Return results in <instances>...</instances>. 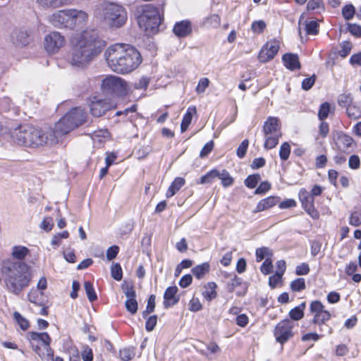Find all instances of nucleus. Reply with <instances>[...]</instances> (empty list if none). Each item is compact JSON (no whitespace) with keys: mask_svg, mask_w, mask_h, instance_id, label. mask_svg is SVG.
<instances>
[{"mask_svg":"<svg viewBox=\"0 0 361 361\" xmlns=\"http://www.w3.org/2000/svg\"><path fill=\"white\" fill-rule=\"evenodd\" d=\"M104 47V42L100 39L96 30H85L73 42L68 62L74 68H85L102 52Z\"/></svg>","mask_w":361,"mask_h":361,"instance_id":"1","label":"nucleus"},{"mask_svg":"<svg viewBox=\"0 0 361 361\" xmlns=\"http://www.w3.org/2000/svg\"><path fill=\"white\" fill-rule=\"evenodd\" d=\"M104 56L109 67L120 74L131 73L142 63L140 52L128 44H112L106 49Z\"/></svg>","mask_w":361,"mask_h":361,"instance_id":"2","label":"nucleus"},{"mask_svg":"<svg viewBox=\"0 0 361 361\" xmlns=\"http://www.w3.org/2000/svg\"><path fill=\"white\" fill-rule=\"evenodd\" d=\"M29 267L21 261L4 260L1 273L6 290L14 295L20 293L30 285Z\"/></svg>","mask_w":361,"mask_h":361,"instance_id":"3","label":"nucleus"},{"mask_svg":"<svg viewBox=\"0 0 361 361\" xmlns=\"http://www.w3.org/2000/svg\"><path fill=\"white\" fill-rule=\"evenodd\" d=\"M14 142L25 147H37L56 142V136L51 130H42L28 124L16 128L11 133Z\"/></svg>","mask_w":361,"mask_h":361,"instance_id":"4","label":"nucleus"},{"mask_svg":"<svg viewBox=\"0 0 361 361\" xmlns=\"http://www.w3.org/2000/svg\"><path fill=\"white\" fill-rule=\"evenodd\" d=\"M93 16L113 29L123 27L128 19L127 11L121 4L107 0L100 1L94 5Z\"/></svg>","mask_w":361,"mask_h":361,"instance_id":"5","label":"nucleus"},{"mask_svg":"<svg viewBox=\"0 0 361 361\" xmlns=\"http://www.w3.org/2000/svg\"><path fill=\"white\" fill-rule=\"evenodd\" d=\"M163 18V14L160 13L159 8L148 4L143 8L142 13L139 16L137 23L142 30L150 35L157 32Z\"/></svg>","mask_w":361,"mask_h":361,"instance_id":"6","label":"nucleus"},{"mask_svg":"<svg viewBox=\"0 0 361 361\" xmlns=\"http://www.w3.org/2000/svg\"><path fill=\"white\" fill-rule=\"evenodd\" d=\"M27 338L31 342L33 350L42 360L52 358L54 350L50 347L51 339L47 332H29Z\"/></svg>","mask_w":361,"mask_h":361,"instance_id":"7","label":"nucleus"},{"mask_svg":"<svg viewBox=\"0 0 361 361\" xmlns=\"http://www.w3.org/2000/svg\"><path fill=\"white\" fill-rule=\"evenodd\" d=\"M324 306L319 300H314L310 305V312L314 314L312 324L319 326V331L322 334L330 335L333 333V329L327 325L326 322L331 319V314L329 311L324 310Z\"/></svg>","mask_w":361,"mask_h":361,"instance_id":"8","label":"nucleus"},{"mask_svg":"<svg viewBox=\"0 0 361 361\" xmlns=\"http://www.w3.org/2000/svg\"><path fill=\"white\" fill-rule=\"evenodd\" d=\"M102 88L106 92L114 93L120 96L125 95L128 92L126 82L123 79L114 75H109L102 80Z\"/></svg>","mask_w":361,"mask_h":361,"instance_id":"9","label":"nucleus"},{"mask_svg":"<svg viewBox=\"0 0 361 361\" xmlns=\"http://www.w3.org/2000/svg\"><path fill=\"white\" fill-rule=\"evenodd\" d=\"M65 44V37L59 32L54 31L44 37V47L49 54L57 53Z\"/></svg>","mask_w":361,"mask_h":361,"instance_id":"10","label":"nucleus"},{"mask_svg":"<svg viewBox=\"0 0 361 361\" xmlns=\"http://www.w3.org/2000/svg\"><path fill=\"white\" fill-rule=\"evenodd\" d=\"M293 324L288 319H283L277 324L274 329L276 341L283 345L291 338L293 336Z\"/></svg>","mask_w":361,"mask_h":361,"instance_id":"11","label":"nucleus"},{"mask_svg":"<svg viewBox=\"0 0 361 361\" xmlns=\"http://www.w3.org/2000/svg\"><path fill=\"white\" fill-rule=\"evenodd\" d=\"M48 21L56 28L71 30L69 8L58 10L48 17Z\"/></svg>","mask_w":361,"mask_h":361,"instance_id":"12","label":"nucleus"},{"mask_svg":"<svg viewBox=\"0 0 361 361\" xmlns=\"http://www.w3.org/2000/svg\"><path fill=\"white\" fill-rule=\"evenodd\" d=\"M87 115L81 107L73 108L65 115V121H70V126L67 129H75L87 121Z\"/></svg>","mask_w":361,"mask_h":361,"instance_id":"13","label":"nucleus"},{"mask_svg":"<svg viewBox=\"0 0 361 361\" xmlns=\"http://www.w3.org/2000/svg\"><path fill=\"white\" fill-rule=\"evenodd\" d=\"M122 290L127 300L125 302L126 310L132 314H135L138 309V303L136 300V293L133 285L122 284Z\"/></svg>","mask_w":361,"mask_h":361,"instance_id":"14","label":"nucleus"},{"mask_svg":"<svg viewBox=\"0 0 361 361\" xmlns=\"http://www.w3.org/2000/svg\"><path fill=\"white\" fill-rule=\"evenodd\" d=\"M71 18V30L85 26L89 19L88 14L82 10L69 8Z\"/></svg>","mask_w":361,"mask_h":361,"instance_id":"15","label":"nucleus"},{"mask_svg":"<svg viewBox=\"0 0 361 361\" xmlns=\"http://www.w3.org/2000/svg\"><path fill=\"white\" fill-rule=\"evenodd\" d=\"M279 49V42L276 41L268 42L261 49L258 59L262 63H267L274 59Z\"/></svg>","mask_w":361,"mask_h":361,"instance_id":"16","label":"nucleus"},{"mask_svg":"<svg viewBox=\"0 0 361 361\" xmlns=\"http://www.w3.org/2000/svg\"><path fill=\"white\" fill-rule=\"evenodd\" d=\"M90 110L91 114L94 117H99L111 109V104L106 99H99L97 97H92L90 99Z\"/></svg>","mask_w":361,"mask_h":361,"instance_id":"17","label":"nucleus"},{"mask_svg":"<svg viewBox=\"0 0 361 361\" xmlns=\"http://www.w3.org/2000/svg\"><path fill=\"white\" fill-rule=\"evenodd\" d=\"M299 197L302 203L303 209L306 212L311 216L313 219H318L319 216V212L315 209L314 206V197L309 194L307 191H300Z\"/></svg>","mask_w":361,"mask_h":361,"instance_id":"18","label":"nucleus"},{"mask_svg":"<svg viewBox=\"0 0 361 361\" xmlns=\"http://www.w3.org/2000/svg\"><path fill=\"white\" fill-rule=\"evenodd\" d=\"M11 39L17 46H25L30 41V33L25 29H16L11 35Z\"/></svg>","mask_w":361,"mask_h":361,"instance_id":"19","label":"nucleus"},{"mask_svg":"<svg viewBox=\"0 0 361 361\" xmlns=\"http://www.w3.org/2000/svg\"><path fill=\"white\" fill-rule=\"evenodd\" d=\"M264 135H281L279 120L276 117H269L263 126Z\"/></svg>","mask_w":361,"mask_h":361,"instance_id":"20","label":"nucleus"},{"mask_svg":"<svg viewBox=\"0 0 361 361\" xmlns=\"http://www.w3.org/2000/svg\"><path fill=\"white\" fill-rule=\"evenodd\" d=\"M336 145L340 151L345 153H349L348 149L355 145L353 137L345 133L338 134Z\"/></svg>","mask_w":361,"mask_h":361,"instance_id":"21","label":"nucleus"},{"mask_svg":"<svg viewBox=\"0 0 361 361\" xmlns=\"http://www.w3.org/2000/svg\"><path fill=\"white\" fill-rule=\"evenodd\" d=\"M73 0H36V3L45 9H56L71 5Z\"/></svg>","mask_w":361,"mask_h":361,"instance_id":"22","label":"nucleus"},{"mask_svg":"<svg viewBox=\"0 0 361 361\" xmlns=\"http://www.w3.org/2000/svg\"><path fill=\"white\" fill-rule=\"evenodd\" d=\"M177 291L178 288L176 286H170L166 288L164 295L165 307L173 306L178 302L179 298L176 296Z\"/></svg>","mask_w":361,"mask_h":361,"instance_id":"23","label":"nucleus"},{"mask_svg":"<svg viewBox=\"0 0 361 361\" xmlns=\"http://www.w3.org/2000/svg\"><path fill=\"white\" fill-rule=\"evenodd\" d=\"M282 60L284 66L290 71L300 69L301 67L298 56L297 54L290 53L285 54L282 57Z\"/></svg>","mask_w":361,"mask_h":361,"instance_id":"24","label":"nucleus"},{"mask_svg":"<svg viewBox=\"0 0 361 361\" xmlns=\"http://www.w3.org/2000/svg\"><path fill=\"white\" fill-rule=\"evenodd\" d=\"M279 202V198L277 197L274 196H269L267 198H264L263 200H261L255 209L253 211L254 213L260 212L264 210H267L274 205H276Z\"/></svg>","mask_w":361,"mask_h":361,"instance_id":"25","label":"nucleus"},{"mask_svg":"<svg viewBox=\"0 0 361 361\" xmlns=\"http://www.w3.org/2000/svg\"><path fill=\"white\" fill-rule=\"evenodd\" d=\"M70 121H65V116L61 118L56 124L54 127V130H50L54 135L56 136V141L57 140V136L65 135L68 133L70 131L73 130V129H67L68 127L70 126Z\"/></svg>","mask_w":361,"mask_h":361,"instance_id":"26","label":"nucleus"},{"mask_svg":"<svg viewBox=\"0 0 361 361\" xmlns=\"http://www.w3.org/2000/svg\"><path fill=\"white\" fill-rule=\"evenodd\" d=\"M173 32L180 37L187 36L191 31L190 25L188 21L183 20L176 23L173 27Z\"/></svg>","mask_w":361,"mask_h":361,"instance_id":"27","label":"nucleus"},{"mask_svg":"<svg viewBox=\"0 0 361 361\" xmlns=\"http://www.w3.org/2000/svg\"><path fill=\"white\" fill-rule=\"evenodd\" d=\"M216 288L217 286L214 282H209L206 283L203 287V297L208 301H211L212 300L214 299L217 295L216 291Z\"/></svg>","mask_w":361,"mask_h":361,"instance_id":"28","label":"nucleus"},{"mask_svg":"<svg viewBox=\"0 0 361 361\" xmlns=\"http://www.w3.org/2000/svg\"><path fill=\"white\" fill-rule=\"evenodd\" d=\"M184 178L180 177L176 178L166 192V197L169 198L173 196L176 193V192L178 191L182 186L184 185Z\"/></svg>","mask_w":361,"mask_h":361,"instance_id":"29","label":"nucleus"},{"mask_svg":"<svg viewBox=\"0 0 361 361\" xmlns=\"http://www.w3.org/2000/svg\"><path fill=\"white\" fill-rule=\"evenodd\" d=\"M196 113V108L195 106L189 107L186 114L184 115L181 125H180V129L182 132H185L189 125L191 123L192 115Z\"/></svg>","mask_w":361,"mask_h":361,"instance_id":"30","label":"nucleus"},{"mask_svg":"<svg viewBox=\"0 0 361 361\" xmlns=\"http://www.w3.org/2000/svg\"><path fill=\"white\" fill-rule=\"evenodd\" d=\"M210 265L208 262H204L202 264L197 265L192 269V274L195 276L200 279H202L207 273L209 271Z\"/></svg>","mask_w":361,"mask_h":361,"instance_id":"31","label":"nucleus"},{"mask_svg":"<svg viewBox=\"0 0 361 361\" xmlns=\"http://www.w3.org/2000/svg\"><path fill=\"white\" fill-rule=\"evenodd\" d=\"M12 250L11 256L18 260L24 259L29 253V250L24 246L16 245Z\"/></svg>","mask_w":361,"mask_h":361,"instance_id":"32","label":"nucleus"},{"mask_svg":"<svg viewBox=\"0 0 361 361\" xmlns=\"http://www.w3.org/2000/svg\"><path fill=\"white\" fill-rule=\"evenodd\" d=\"M306 305L305 302H302L298 307L292 309L289 312L290 317L295 321H298L304 317V310L305 309Z\"/></svg>","mask_w":361,"mask_h":361,"instance_id":"33","label":"nucleus"},{"mask_svg":"<svg viewBox=\"0 0 361 361\" xmlns=\"http://www.w3.org/2000/svg\"><path fill=\"white\" fill-rule=\"evenodd\" d=\"M346 113L349 118L355 120L358 119L361 117V107L355 103H352L347 106Z\"/></svg>","mask_w":361,"mask_h":361,"instance_id":"34","label":"nucleus"},{"mask_svg":"<svg viewBox=\"0 0 361 361\" xmlns=\"http://www.w3.org/2000/svg\"><path fill=\"white\" fill-rule=\"evenodd\" d=\"M135 355V348L126 347L120 350L119 356L123 361H130Z\"/></svg>","mask_w":361,"mask_h":361,"instance_id":"35","label":"nucleus"},{"mask_svg":"<svg viewBox=\"0 0 361 361\" xmlns=\"http://www.w3.org/2000/svg\"><path fill=\"white\" fill-rule=\"evenodd\" d=\"M281 135H264L265 142L264 147L267 149H270L275 147L279 143V139Z\"/></svg>","mask_w":361,"mask_h":361,"instance_id":"36","label":"nucleus"},{"mask_svg":"<svg viewBox=\"0 0 361 361\" xmlns=\"http://www.w3.org/2000/svg\"><path fill=\"white\" fill-rule=\"evenodd\" d=\"M219 171L213 169L200 178L199 181L201 184L212 183L218 178Z\"/></svg>","mask_w":361,"mask_h":361,"instance_id":"37","label":"nucleus"},{"mask_svg":"<svg viewBox=\"0 0 361 361\" xmlns=\"http://www.w3.org/2000/svg\"><path fill=\"white\" fill-rule=\"evenodd\" d=\"M221 180V184L224 187L230 186L233 183V178L230 176L229 173L226 170L219 171L218 178Z\"/></svg>","mask_w":361,"mask_h":361,"instance_id":"38","label":"nucleus"},{"mask_svg":"<svg viewBox=\"0 0 361 361\" xmlns=\"http://www.w3.org/2000/svg\"><path fill=\"white\" fill-rule=\"evenodd\" d=\"M272 252L268 247H261L256 250V260L260 262L267 257H271Z\"/></svg>","mask_w":361,"mask_h":361,"instance_id":"39","label":"nucleus"},{"mask_svg":"<svg viewBox=\"0 0 361 361\" xmlns=\"http://www.w3.org/2000/svg\"><path fill=\"white\" fill-rule=\"evenodd\" d=\"M13 318L22 330L25 331L29 328L30 324L28 320L23 317L19 312H15L13 313Z\"/></svg>","mask_w":361,"mask_h":361,"instance_id":"40","label":"nucleus"},{"mask_svg":"<svg viewBox=\"0 0 361 361\" xmlns=\"http://www.w3.org/2000/svg\"><path fill=\"white\" fill-rule=\"evenodd\" d=\"M84 288L87 294V298L90 302H93L97 300V296L94 291L93 285L90 281H85L84 283Z\"/></svg>","mask_w":361,"mask_h":361,"instance_id":"41","label":"nucleus"},{"mask_svg":"<svg viewBox=\"0 0 361 361\" xmlns=\"http://www.w3.org/2000/svg\"><path fill=\"white\" fill-rule=\"evenodd\" d=\"M260 180L261 176L259 174L255 173L250 175L245 180V185L249 188H255Z\"/></svg>","mask_w":361,"mask_h":361,"instance_id":"42","label":"nucleus"},{"mask_svg":"<svg viewBox=\"0 0 361 361\" xmlns=\"http://www.w3.org/2000/svg\"><path fill=\"white\" fill-rule=\"evenodd\" d=\"M331 111L330 104L328 102L322 103L320 105L319 112H318V118L321 121H324L326 119Z\"/></svg>","mask_w":361,"mask_h":361,"instance_id":"43","label":"nucleus"},{"mask_svg":"<svg viewBox=\"0 0 361 361\" xmlns=\"http://www.w3.org/2000/svg\"><path fill=\"white\" fill-rule=\"evenodd\" d=\"M111 274L116 281H121L123 276L121 267L118 263H114L111 267Z\"/></svg>","mask_w":361,"mask_h":361,"instance_id":"44","label":"nucleus"},{"mask_svg":"<svg viewBox=\"0 0 361 361\" xmlns=\"http://www.w3.org/2000/svg\"><path fill=\"white\" fill-rule=\"evenodd\" d=\"M305 281L303 278H299L293 281L290 283V288L293 291L299 292L305 288Z\"/></svg>","mask_w":361,"mask_h":361,"instance_id":"45","label":"nucleus"},{"mask_svg":"<svg viewBox=\"0 0 361 361\" xmlns=\"http://www.w3.org/2000/svg\"><path fill=\"white\" fill-rule=\"evenodd\" d=\"M290 154V146L288 142H283L279 150V157L281 160L286 161L288 159Z\"/></svg>","mask_w":361,"mask_h":361,"instance_id":"46","label":"nucleus"},{"mask_svg":"<svg viewBox=\"0 0 361 361\" xmlns=\"http://www.w3.org/2000/svg\"><path fill=\"white\" fill-rule=\"evenodd\" d=\"M349 224L353 226H359L361 225V212L354 211L350 214L349 218Z\"/></svg>","mask_w":361,"mask_h":361,"instance_id":"47","label":"nucleus"},{"mask_svg":"<svg viewBox=\"0 0 361 361\" xmlns=\"http://www.w3.org/2000/svg\"><path fill=\"white\" fill-rule=\"evenodd\" d=\"M353 103V98L350 94H342L338 98V104L341 107H346Z\"/></svg>","mask_w":361,"mask_h":361,"instance_id":"48","label":"nucleus"},{"mask_svg":"<svg viewBox=\"0 0 361 361\" xmlns=\"http://www.w3.org/2000/svg\"><path fill=\"white\" fill-rule=\"evenodd\" d=\"M355 13V7L352 4L345 5L342 9V14L345 20L352 19Z\"/></svg>","mask_w":361,"mask_h":361,"instance_id":"49","label":"nucleus"},{"mask_svg":"<svg viewBox=\"0 0 361 361\" xmlns=\"http://www.w3.org/2000/svg\"><path fill=\"white\" fill-rule=\"evenodd\" d=\"M209 85V80L207 78H200L195 89L196 92L197 94L204 93L206 89L208 87Z\"/></svg>","mask_w":361,"mask_h":361,"instance_id":"50","label":"nucleus"},{"mask_svg":"<svg viewBox=\"0 0 361 361\" xmlns=\"http://www.w3.org/2000/svg\"><path fill=\"white\" fill-rule=\"evenodd\" d=\"M319 25L316 21L306 22L305 30L307 35H317L318 33Z\"/></svg>","mask_w":361,"mask_h":361,"instance_id":"51","label":"nucleus"},{"mask_svg":"<svg viewBox=\"0 0 361 361\" xmlns=\"http://www.w3.org/2000/svg\"><path fill=\"white\" fill-rule=\"evenodd\" d=\"M248 145H249L248 140H244L240 143V145L238 146V147L236 150V154L239 158L242 159L245 156Z\"/></svg>","mask_w":361,"mask_h":361,"instance_id":"52","label":"nucleus"},{"mask_svg":"<svg viewBox=\"0 0 361 361\" xmlns=\"http://www.w3.org/2000/svg\"><path fill=\"white\" fill-rule=\"evenodd\" d=\"M273 268L272 262L270 257H267L261 266V271L267 275L271 272Z\"/></svg>","mask_w":361,"mask_h":361,"instance_id":"53","label":"nucleus"},{"mask_svg":"<svg viewBox=\"0 0 361 361\" xmlns=\"http://www.w3.org/2000/svg\"><path fill=\"white\" fill-rule=\"evenodd\" d=\"M316 80V76L314 75L310 78H305L302 82V88L304 90H309L313 86Z\"/></svg>","mask_w":361,"mask_h":361,"instance_id":"54","label":"nucleus"},{"mask_svg":"<svg viewBox=\"0 0 361 361\" xmlns=\"http://www.w3.org/2000/svg\"><path fill=\"white\" fill-rule=\"evenodd\" d=\"M271 188V184L268 181H264L259 184V185L256 188L255 191V194H264L267 191H269Z\"/></svg>","mask_w":361,"mask_h":361,"instance_id":"55","label":"nucleus"},{"mask_svg":"<svg viewBox=\"0 0 361 361\" xmlns=\"http://www.w3.org/2000/svg\"><path fill=\"white\" fill-rule=\"evenodd\" d=\"M157 323V315L149 317L145 324V329L147 331H152L154 329Z\"/></svg>","mask_w":361,"mask_h":361,"instance_id":"56","label":"nucleus"},{"mask_svg":"<svg viewBox=\"0 0 361 361\" xmlns=\"http://www.w3.org/2000/svg\"><path fill=\"white\" fill-rule=\"evenodd\" d=\"M81 355H82V358L83 361H92V360H93L92 350L87 345H85L83 347V350H82Z\"/></svg>","mask_w":361,"mask_h":361,"instance_id":"57","label":"nucleus"},{"mask_svg":"<svg viewBox=\"0 0 361 361\" xmlns=\"http://www.w3.org/2000/svg\"><path fill=\"white\" fill-rule=\"evenodd\" d=\"M266 27V24L263 20L255 21L252 24V30L255 33L262 32Z\"/></svg>","mask_w":361,"mask_h":361,"instance_id":"58","label":"nucleus"},{"mask_svg":"<svg viewBox=\"0 0 361 361\" xmlns=\"http://www.w3.org/2000/svg\"><path fill=\"white\" fill-rule=\"evenodd\" d=\"M53 226H54L53 219L50 216H47L43 219L40 227H41V228H42L43 230L46 231H49L52 229Z\"/></svg>","mask_w":361,"mask_h":361,"instance_id":"59","label":"nucleus"},{"mask_svg":"<svg viewBox=\"0 0 361 361\" xmlns=\"http://www.w3.org/2000/svg\"><path fill=\"white\" fill-rule=\"evenodd\" d=\"M189 310L192 312H197L202 309V304L197 298H192L189 303Z\"/></svg>","mask_w":361,"mask_h":361,"instance_id":"60","label":"nucleus"},{"mask_svg":"<svg viewBox=\"0 0 361 361\" xmlns=\"http://www.w3.org/2000/svg\"><path fill=\"white\" fill-rule=\"evenodd\" d=\"M348 166L352 169H357L360 166V158L357 155H352L348 160Z\"/></svg>","mask_w":361,"mask_h":361,"instance_id":"61","label":"nucleus"},{"mask_svg":"<svg viewBox=\"0 0 361 361\" xmlns=\"http://www.w3.org/2000/svg\"><path fill=\"white\" fill-rule=\"evenodd\" d=\"M307 10L314 11L317 8H323L322 0H310L307 5Z\"/></svg>","mask_w":361,"mask_h":361,"instance_id":"62","label":"nucleus"},{"mask_svg":"<svg viewBox=\"0 0 361 361\" xmlns=\"http://www.w3.org/2000/svg\"><path fill=\"white\" fill-rule=\"evenodd\" d=\"M310 271L309 265L306 263H302L296 267L295 274L297 275H306Z\"/></svg>","mask_w":361,"mask_h":361,"instance_id":"63","label":"nucleus"},{"mask_svg":"<svg viewBox=\"0 0 361 361\" xmlns=\"http://www.w3.org/2000/svg\"><path fill=\"white\" fill-rule=\"evenodd\" d=\"M119 248L116 245L111 246L108 248L106 251V258L108 260H112L114 258H116V255H118Z\"/></svg>","mask_w":361,"mask_h":361,"instance_id":"64","label":"nucleus"}]
</instances>
